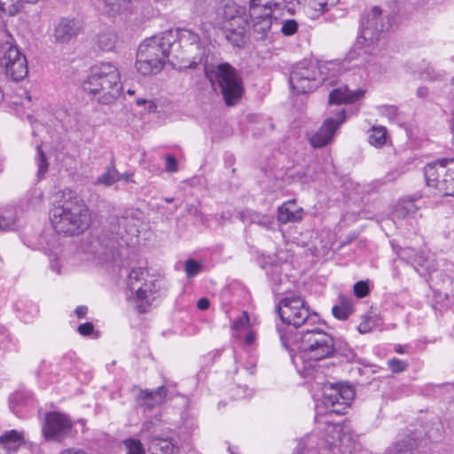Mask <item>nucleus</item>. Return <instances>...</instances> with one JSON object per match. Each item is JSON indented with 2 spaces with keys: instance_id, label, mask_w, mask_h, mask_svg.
I'll return each mask as SVG.
<instances>
[{
  "instance_id": "obj_14",
  "label": "nucleus",
  "mask_w": 454,
  "mask_h": 454,
  "mask_svg": "<svg viewBox=\"0 0 454 454\" xmlns=\"http://www.w3.org/2000/svg\"><path fill=\"white\" fill-rule=\"evenodd\" d=\"M72 427L73 424L67 415L50 411L45 415L42 434L45 441L62 442L70 434Z\"/></svg>"
},
{
  "instance_id": "obj_24",
  "label": "nucleus",
  "mask_w": 454,
  "mask_h": 454,
  "mask_svg": "<svg viewBox=\"0 0 454 454\" xmlns=\"http://www.w3.org/2000/svg\"><path fill=\"white\" fill-rule=\"evenodd\" d=\"M353 300L351 296L340 294L337 298L332 312L334 317L339 320H346L353 313Z\"/></svg>"
},
{
  "instance_id": "obj_52",
  "label": "nucleus",
  "mask_w": 454,
  "mask_h": 454,
  "mask_svg": "<svg viewBox=\"0 0 454 454\" xmlns=\"http://www.w3.org/2000/svg\"><path fill=\"white\" fill-rule=\"evenodd\" d=\"M88 308L86 306H78L75 309V314L79 318H82L86 316Z\"/></svg>"
},
{
  "instance_id": "obj_30",
  "label": "nucleus",
  "mask_w": 454,
  "mask_h": 454,
  "mask_svg": "<svg viewBox=\"0 0 454 454\" xmlns=\"http://www.w3.org/2000/svg\"><path fill=\"white\" fill-rule=\"evenodd\" d=\"M368 142L375 147L384 145L387 142V129L383 126H373L369 130Z\"/></svg>"
},
{
  "instance_id": "obj_46",
  "label": "nucleus",
  "mask_w": 454,
  "mask_h": 454,
  "mask_svg": "<svg viewBox=\"0 0 454 454\" xmlns=\"http://www.w3.org/2000/svg\"><path fill=\"white\" fill-rule=\"evenodd\" d=\"M136 104L139 106L145 105V108L148 110V112H153L157 107L156 104L153 100H147L145 98H137L136 100Z\"/></svg>"
},
{
  "instance_id": "obj_11",
  "label": "nucleus",
  "mask_w": 454,
  "mask_h": 454,
  "mask_svg": "<svg viewBox=\"0 0 454 454\" xmlns=\"http://www.w3.org/2000/svg\"><path fill=\"white\" fill-rule=\"evenodd\" d=\"M148 272L145 269L138 267L132 269L126 279V296L133 302L137 309L145 313L154 299L152 281L146 280Z\"/></svg>"
},
{
  "instance_id": "obj_36",
  "label": "nucleus",
  "mask_w": 454,
  "mask_h": 454,
  "mask_svg": "<svg viewBox=\"0 0 454 454\" xmlns=\"http://www.w3.org/2000/svg\"><path fill=\"white\" fill-rule=\"evenodd\" d=\"M339 0H309V8L318 13H324L331 7L336 5Z\"/></svg>"
},
{
  "instance_id": "obj_5",
  "label": "nucleus",
  "mask_w": 454,
  "mask_h": 454,
  "mask_svg": "<svg viewBox=\"0 0 454 454\" xmlns=\"http://www.w3.org/2000/svg\"><path fill=\"white\" fill-rule=\"evenodd\" d=\"M89 94L98 96V102L107 105L114 102L121 92V75L118 68L108 62L91 67L90 74L82 82Z\"/></svg>"
},
{
  "instance_id": "obj_34",
  "label": "nucleus",
  "mask_w": 454,
  "mask_h": 454,
  "mask_svg": "<svg viewBox=\"0 0 454 454\" xmlns=\"http://www.w3.org/2000/svg\"><path fill=\"white\" fill-rule=\"evenodd\" d=\"M106 12L110 15L121 13L128 8L129 3L126 0H104Z\"/></svg>"
},
{
  "instance_id": "obj_50",
  "label": "nucleus",
  "mask_w": 454,
  "mask_h": 454,
  "mask_svg": "<svg viewBox=\"0 0 454 454\" xmlns=\"http://www.w3.org/2000/svg\"><path fill=\"white\" fill-rule=\"evenodd\" d=\"M210 302L207 298H200L197 302V307L200 310H206L209 308Z\"/></svg>"
},
{
  "instance_id": "obj_59",
  "label": "nucleus",
  "mask_w": 454,
  "mask_h": 454,
  "mask_svg": "<svg viewBox=\"0 0 454 454\" xmlns=\"http://www.w3.org/2000/svg\"><path fill=\"white\" fill-rule=\"evenodd\" d=\"M164 200L168 203H171L174 201V198H165Z\"/></svg>"
},
{
  "instance_id": "obj_47",
  "label": "nucleus",
  "mask_w": 454,
  "mask_h": 454,
  "mask_svg": "<svg viewBox=\"0 0 454 454\" xmlns=\"http://www.w3.org/2000/svg\"><path fill=\"white\" fill-rule=\"evenodd\" d=\"M50 264H51V269L52 270H54L55 272L57 273H59L60 272V264L59 262V258L57 255L55 254H51L50 255Z\"/></svg>"
},
{
  "instance_id": "obj_7",
  "label": "nucleus",
  "mask_w": 454,
  "mask_h": 454,
  "mask_svg": "<svg viewBox=\"0 0 454 454\" xmlns=\"http://www.w3.org/2000/svg\"><path fill=\"white\" fill-rule=\"evenodd\" d=\"M215 26L224 30L226 39L240 47L248 25V13L244 6L232 0L222 2L215 12Z\"/></svg>"
},
{
  "instance_id": "obj_51",
  "label": "nucleus",
  "mask_w": 454,
  "mask_h": 454,
  "mask_svg": "<svg viewBox=\"0 0 454 454\" xmlns=\"http://www.w3.org/2000/svg\"><path fill=\"white\" fill-rule=\"evenodd\" d=\"M37 312H38L37 308L35 305H31L30 310H29L30 316L27 317L26 315H23V316H21V317L25 322H29V320L31 318H33L34 317H35L37 315Z\"/></svg>"
},
{
  "instance_id": "obj_57",
  "label": "nucleus",
  "mask_w": 454,
  "mask_h": 454,
  "mask_svg": "<svg viewBox=\"0 0 454 454\" xmlns=\"http://www.w3.org/2000/svg\"><path fill=\"white\" fill-rule=\"evenodd\" d=\"M399 175H400V174H399V172H398V171H395V172H393V173H390V174H389V176H391V177H388V180H393V179H395V178L398 177V176H399Z\"/></svg>"
},
{
  "instance_id": "obj_28",
  "label": "nucleus",
  "mask_w": 454,
  "mask_h": 454,
  "mask_svg": "<svg viewBox=\"0 0 454 454\" xmlns=\"http://www.w3.org/2000/svg\"><path fill=\"white\" fill-rule=\"evenodd\" d=\"M251 328L250 318L247 311H242L231 324V330L237 339H241L243 337V332Z\"/></svg>"
},
{
  "instance_id": "obj_19",
  "label": "nucleus",
  "mask_w": 454,
  "mask_h": 454,
  "mask_svg": "<svg viewBox=\"0 0 454 454\" xmlns=\"http://www.w3.org/2000/svg\"><path fill=\"white\" fill-rule=\"evenodd\" d=\"M80 30L79 21L62 18L54 26L53 37L58 43H67L78 35Z\"/></svg>"
},
{
  "instance_id": "obj_32",
  "label": "nucleus",
  "mask_w": 454,
  "mask_h": 454,
  "mask_svg": "<svg viewBox=\"0 0 454 454\" xmlns=\"http://www.w3.org/2000/svg\"><path fill=\"white\" fill-rule=\"evenodd\" d=\"M145 405L151 408L157 403H160L167 395V390L164 387H160L154 391H145Z\"/></svg>"
},
{
  "instance_id": "obj_60",
  "label": "nucleus",
  "mask_w": 454,
  "mask_h": 454,
  "mask_svg": "<svg viewBox=\"0 0 454 454\" xmlns=\"http://www.w3.org/2000/svg\"><path fill=\"white\" fill-rule=\"evenodd\" d=\"M127 93H128L129 95H134V94H135V90H131V89H129V90H127Z\"/></svg>"
},
{
  "instance_id": "obj_33",
  "label": "nucleus",
  "mask_w": 454,
  "mask_h": 454,
  "mask_svg": "<svg viewBox=\"0 0 454 454\" xmlns=\"http://www.w3.org/2000/svg\"><path fill=\"white\" fill-rule=\"evenodd\" d=\"M266 3L275 10L286 11L289 13L294 12L299 4L298 0H273Z\"/></svg>"
},
{
  "instance_id": "obj_13",
  "label": "nucleus",
  "mask_w": 454,
  "mask_h": 454,
  "mask_svg": "<svg viewBox=\"0 0 454 454\" xmlns=\"http://www.w3.org/2000/svg\"><path fill=\"white\" fill-rule=\"evenodd\" d=\"M0 65L4 68L6 75L14 81L22 80L28 73L26 57L9 42L0 47Z\"/></svg>"
},
{
  "instance_id": "obj_23",
  "label": "nucleus",
  "mask_w": 454,
  "mask_h": 454,
  "mask_svg": "<svg viewBox=\"0 0 454 454\" xmlns=\"http://www.w3.org/2000/svg\"><path fill=\"white\" fill-rule=\"evenodd\" d=\"M149 454H177V448L170 438L154 436L148 445Z\"/></svg>"
},
{
  "instance_id": "obj_27",
  "label": "nucleus",
  "mask_w": 454,
  "mask_h": 454,
  "mask_svg": "<svg viewBox=\"0 0 454 454\" xmlns=\"http://www.w3.org/2000/svg\"><path fill=\"white\" fill-rule=\"evenodd\" d=\"M121 180V173L116 169L114 159H112L110 165L106 171L101 174L96 180V184L111 186Z\"/></svg>"
},
{
  "instance_id": "obj_1",
  "label": "nucleus",
  "mask_w": 454,
  "mask_h": 454,
  "mask_svg": "<svg viewBox=\"0 0 454 454\" xmlns=\"http://www.w3.org/2000/svg\"><path fill=\"white\" fill-rule=\"evenodd\" d=\"M283 346L289 350L292 361L301 376L313 379L322 386V406H316V420L321 421L325 415H341L346 412L355 396L349 386L321 381L317 361L331 358L336 353L333 337L318 327L308 328L305 332L286 333L278 328Z\"/></svg>"
},
{
  "instance_id": "obj_54",
  "label": "nucleus",
  "mask_w": 454,
  "mask_h": 454,
  "mask_svg": "<svg viewBox=\"0 0 454 454\" xmlns=\"http://www.w3.org/2000/svg\"><path fill=\"white\" fill-rule=\"evenodd\" d=\"M132 173L126 172L124 174H121V180H124L126 182H132Z\"/></svg>"
},
{
  "instance_id": "obj_20",
  "label": "nucleus",
  "mask_w": 454,
  "mask_h": 454,
  "mask_svg": "<svg viewBox=\"0 0 454 454\" xmlns=\"http://www.w3.org/2000/svg\"><path fill=\"white\" fill-rule=\"evenodd\" d=\"M365 93L363 89L351 90L347 84L333 89L329 94V103L340 105L354 103L361 99Z\"/></svg>"
},
{
  "instance_id": "obj_17",
  "label": "nucleus",
  "mask_w": 454,
  "mask_h": 454,
  "mask_svg": "<svg viewBox=\"0 0 454 454\" xmlns=\"http://www.w3.org/2000/svg\"><path fill=\"white\" fill-rule=\"evenodd\" d=\"M272 10L267 3L249 9L248 19H251L254 33L263 35L270 30L272 25Z\"/></svg>"
},
{
  "instance_id": "obj_58",
  "label": "nucleus",
  "mask_w": 454,
  "mask_h": 454,
  "mask_svg": "<svg viewBox=\"0 0 454 454\" xmlns=\"http://www.w3.org/2000/svg\"><path fill=\"white\" fill-rule=\"evenodd\" d=\"M450 91L454 97V76L452 77L451 82H450Z\"/></svg>"
},
{
  "instance_id": "obj_4",
  "label": "nucleus",
  "mask_w": 454,
  "mask_h": 454,
  "mask_svg": "<svg viewBox=\"0 0 454 454\" xmlns=\"http://www.w3.org/2000/svg\"><path fill=\"white\" fill-rule=\"evenodd\" d=\"M322 422L326 424V436L318 451L314 446L317 444V437L309 434L299 442L294 454H301L305 448L310 454H351L355 450L356 442L346 426L328 419Z\"/></svg>"
},
{
  "instance_id": "obj_2",
  "label": "nucleus",
  "mask_w": 454,
  "mask_h": 454,
  "mask_svg": "<svg viewBox=\"0 0 454 454\" xmlns=\"http://www.w3.org/2000/svg\"><path fill=\"white\" fill-rule=\"evenodd\" d=\"M179 38L186 48L185 67L194 68L204 59V50L197 34L186 29H169L160 35H154L140 43L137 52L136 67L143 75L158 74L166 63L170 51Z\"/></svg>"
},
{
  "instance_id": "obj_55",
  "label": "nucleus",
  "mask_w": 454,
  "mask_h": 454,
  "mask_svg": "<svg viewBox=\"0 0 454 454\" xmlns=\"http://www.w3.org/2000/svg\"><path fill=\"white\" fill-rule=\"evenodd\" d=\"M417 93L421 98L426 97L427 95V89L420 87L418 89Z\"/></svg>"
},
{
  "instance_id": "obj_40",
  "label": "nucleus",
  "mask_w": 454,
  "mask_h": 454,
  "mask_svg": "<svg viewBox=\"0 0 454 454\" xmlns=\"http://www.w3.org/2000/svg\"><path fill=\"white\" fill-rule=\"evenodd\" d=\"M298 29V24L294 20H286L283 22L281 32L285 35H293Z\"/></svg>"
},
{
  "instance_id": "obj_31",
  "label": "nucleus",
  "mask_w": 454,
  "mask_h": 454,
  "mask_svg": "<svg viewBox=\"0 0 454 454\" xmlns=\"http://www.w3.org/2000/svg\"><path fill=\"white\" fill-rule=\"evenodd\" d=\"M39 0H24L27 3H36ZM23 0H0V12L13 16L20 10Z\"/></svg>"
},
{
  "instance_id": "obj_16",
  "label": "nucleus",
  "mask_w": 454,
  "mask_h": 454,
  "mask_svg": "<svg viewBox=\"0 0 454 454\" xmlns=\"http://www.w3.org/2000/svg\"><path fill=\"white\" fill-rule=\"evenodd\" d=\"M345 110L342 109L336 117L327 118L319 130L310 137L313 147L320 148L327 145L333 137L336 129L345 121Z\"/></svg>"
},
{
  "instance_id": "obj_8",
  "label": "nucleus",
  "mask_w": 454,
  "mask_h": 454,
  "mask_svg": "<svg viewBox=\"0 0 454 454\" xmlns=\"http://www.w3.org/2000/svg\"><path fill=\"white\" fill-rule=\"evenodd\" d=\"M206 76L215 90L217 88L223 94L227 106H234L244 93L243 82L236 69L229 63H221L206 69Z\"/></svg>"
},
{
  "instance_id": "obj_38",
  "label": "nucleus",
  "mask_w": 454,
  "mask_h": 454,
  "mask_svg": "<svg viewBox=\"0 0 454 454\" xmlns=\"http://www.w3.org/2000/svg\"><path fill=\"white\" fill-rule=\"evenodd\" d=\"M126 449V454H145V449L142 442L137 439H126L123 442Z\"/></svg>"
},
{
  "instance_id": "obj_53",
  "label": "nucleus",
  "mask_w": 454,
  "mask_h": 454,
  "mask_svg": "<svg viewBox=\"0 0 454 454\" xmlns=\"http://www.w3.org/2000/svg\"><path fill=\"white\" fill-rule=\"evenodd\" d=\"M60 454H88V453L80 449L71 448V449L63 450Z\"/></svg>"
},
{
  "instance_id": "obj_39",
  "label": "nucleus",
  "mask_w": 454,
  "mask_h": 454,
  "mask_svg": "<svg viewBox=\"0 0 454 454\" xmlns=\"http://www.w3.org/2000/svg\"><path fill=\"white\" fill-rule=\"evenodd\" d=\"M388 368L395 373L402 372L406 370L407 364L404 361L398 358H392L387 361Z\"/></svg>"
},
{
  "instance_id": "obj_6",
  "label": "nucleus",
  "mask_w": 454,
  "mask_h": 454,
  "mask_svg": "<svg viewBox=\"0 0 454 454\" xmlns=\"http://www.w3.org/2000/svg\"><path fill=\"white\" fill-rule=\"evenodd\" d=\"M340 71V63L327 61L314 64L310 61H301L293 68L289 84L297 93H308L315 90L324 82L330 80Z\"/></svg>"
},
{
  "instance_id": "obj_29",
  "label": "nucleus",
  "mask_w": 454,
  "mask_h": 454,
  "mask_svg": "<svg viewBox=\"0 0 454 454\" xmlns=\"http://www.w3.org/2000/svg\"><path fill=\"white\" fill-rule=\"evenodd\" d=\"M380 325V317L378 314L370 313L363 316L362 322L359 324L357 330L360 333L365 334L378 328Z\"/></svg>"
},
{
  "instance_id": "obj_43",
  "label": "nucleus",
  "mask_w": 454,
  "mask_h": 454,
  "mask_svg": "<svg viewBox=\"0 0 454 454\" xmlns=\"http://www.w3.org/2000/svg\"><path fill=\"white\" fill-rule=\"evenodd\" d=\"M165 161H166L165 169L167 172L176 173L178 171V163H177L176 159L173 155H171V154L166 155Z\"/></svg>"
},
{
  "instance_id": "obj_21",
  "label": "nucleus",
  "mask_w": 454,
  "mask_h": 454,
  "mask_svg": "<svg viewBox=\"0 0 454 454\" xmlns=\"http://www.w3.org/2000/svg\"><path fill=\"white\" fill-rule=\"evenodd\" d=\"M303 208L294 200H290L278 207L277 219L281 224L297 223L303 218Z\"/></svg>"
},
{
  "instance_id": "obj_3",
  "label": "nucleus",
  "mask_w": 454,
  "mask_h": 454,
  "mask_svg": "<svg viewBox=\"0 0 454 454\" xmlns=\"http://www.w3.org/2000/svg\"><path fill=\"white\" fill-rule=\"evenodd\" d=\"M50 210V222L53 230L66 237L83 233L90 225L91 217L88 206L80 195L66 188L59 192Z\"/></svg>"
},
{
  "instance_id": "obj_41",
  "label": "nucleus",
  "mask_w": 454,
  "mask_h": 454,
  "mask_svg": "<svg viewBox=\"0 0 454 454\" xmlns=\"http://www.w3.org/2000/svg\"><path fill=\"white\" fill-rule=\"evenodd\" d=\"M354 294L358 298H364L369 294V286L365 281H358L354 285Z\"/></svg>"
},
{
  "instance_id": "obj_10",
  "label": "nucleus",
  "mask_w": 454,
  "mask_h": 454,
  "mask_svg": "<svg viewBox=\"0 0 454 454\" xmlns=\"http://www.w3.org/2000/svg\"><path fill=\"white\" fill-rule=\"evenodd\" d=\"M277 309L282 322L295 328L301 325L312 326L319 321L318 315L310 312L309 305L301 295L287 294L279 301Z\"/></svg>"
},
{
  "instance_id": "obj_42",
  "label": "nucleus",
  "mask_w": 454,
  "mask_h": 454,
  "mask_svg": "<svg viewBox=\"0 0 454 454\" xmlns=\"http://www.w3.org/2000/svg\"><path fill=\"white\" fill-rule=\"evenodd\" d=\"M14 218L11 215H4L0 212V231L11 230L14 226Z\"/></svg>"
},
{
  "instance_id": "obj_49",
  "label": "nucleus",
  "mask_w": 454,
  "mask_h": 454,
  "mask_svg": "<svg viewBox=\"0 0 454 454\" xmlns=\"http://www.w3.org/2000/svg\"><path fill=\"white\" fill-rule=\"evenodd\" d=\"M239 393H237V398L248 397L252 395V390L248 389L247 387H238Z\"/></svg>"
},
{
  "instance_id": "obj_56",
  "label": "nucleus",
  "mask_w": 454,
  "mask_h": 454,
  "mask_svg": "<svg viewBox=\"0 0 454 454\" xmlns=\"http://www.w3.org/2000/svg\"><path fill=\"white\" fill-rule=\"evenodd\" d=\"M395 351L399 354H403L405 352L403 347L399 344L395 346Z\"/></svg>"
},
{
  "instance_id": "obj_22",
  "label": "nucleus",
  "mask_w": 454,
  "mask_h": 454,
  "mask_svg": "<svg viewBox=\"0 0 454 454\" xmlns=\"http://www.w3.org/2000/svg\"><path fill=\"white\" fill-rule=\"evenodd\" d=\"M142 212L137 208L126 209L118 219L120 227L125 229V231L131 235H137L138 227L142 222Z\"/></svg>"
},
{
  "instance_id": "obj_15",
  "label": "nucleus",
  "mask_w": 454,
  "mask_h": 454,
  "mask_svg": "<svg viewBox=\"0 0 454 454\" xmlns=\"http://www.w3.org/2000/svg\"><path fill=\"white\" fill-rule=\"evenodd\" d=\"M0 449L7 454H41L39 445L25 440L23 431L12 429L0 435Z\"/></svg>"
},
{
  "instance_id": "obj_9",
  "label": "nucleus",
  "mask_w": 454,
  "mask_h": 454,
  "mask_svg": "<svg viewBox=\"0 0 454 454\" xmlns=\"http://www.w3.org/2000/svg\"><path fill=\"white\" fill-rule=\"evenodd\" d=\"M390 27V20L383 13L381 8L374 6L364 13L360 21V31L356 41V46L364 49L365 52L376 54L375 44L380 41L383 33Z\"/></svg>"
},
{
  "instance_id": "obj_12",
  "label": "nucleus",
  "mask_w": 454,
  "mask_h": 454,
  "mask_svg": "<svg viewBox=\"0 0 454 454\" xmlns=\"http://www.w3.org/2000/svg\"><path fill=\"white\" fill-rule=\"evenodd\" d=\"M427 184L442 196H454V159H442L424 168Z\"/></svg>"
},
{
  "instance_id": "obj_18",
  "label": "nucleus",
  "mask_w": 454,
  "mask_h": 454,
  "mask_svg": "<svg viewBox=\"0 0 454 454\" xmlns=\"http://www.w3.org/2000/svg\"><path fill=\"white\" fill-rule=\"evenodd\" d=\"M419 445V436L410 430L397 434L395 440L389 445L384 454H407Z\"/></svg>"
},
{
  "instance_id": "obj_45",
  "label": "nucleus",
  "mask_w": 454,
  "mask_h": 454,
  "mask_svg": "<svg viewBox=\"0 0 454 454\" xmlns=\"http://www.w3.org/2000/svg\"><path fill=\"white\" fill-rule=\"evenodd\" d=\"M94 331V325L90 323H84L78 326V333L82 336H89Z\"/></svg>"
},
{
  "instance_id": "obj_26",
  "label": "nucleus",
  "mask_w": 454,
  "mask_h": 454,
  "mask_svg": "<svg viewBox=\"0 0 454 454\" xmlns=\"http://www.w3.org/2000/svg\"><path fill=\"white\" fill-rule=\"evenodd\" d=\"M118 43V35L112 29H106L98 34L96 45L104 51L114 50Z\"/></svg>"
},
{
  "instance_id": "obj_37",
  "label": "nucleus",
  "mask_w": 454,
  "mask_h": 454,
  "mask_svg": "<svg viewBox=\"0 0 454 454\" xmlns=\"http://www.w3.org/2000/svg\"><path fill=\"white\" fill-rule=\"evenodd\" d=\"M37 164V176L42 179L48 171L49 164L47 159L40 145L37 146V156L35 158Z\"/></svg>"
},
{
  "instance_id": "obj_25",
  "label": "nucleus",
  "mask_w": 454,
  "mask_h": 454,
  "mask_svg": "<svg viewBox=\"0 0 454 454\" xmlns=\"http://www.w3.org/2000/svg\"><path fill=\"white\" fill-rule=\"evenodd\" d=\"M239 218L243 222L256 223L266 229H271L274 224V218L269 215H262L256 211L246 209L239 213Z\"/></svg>"
},
{
  "instance_id": "obj_44",
  "label": "nucleus",
  "mask_w": 454,
  "mask_h": 454,
  "mask_svg": "<svg viewBox=\"0 0 454 454\" xmlns=\"http://www.w3.org/2000/svg\"><path fill=\"white\" fill-rule=\"evenodd\" d=\"M256 338V333L251 328L243 332V337L239 339L245 345H252Z\"/></svg>"
},
{
  "instance_id": "obj_35",
  "label": "nucleus",
  "mask_w": 454,
  "mask_h": 454,
  "mask_svg": "<svg viewBox=\"0 0 454 454\" xmlns=\"http://www.w3.org/2000/svg\"><path fill=\"white\" fill-rule=\"evenodd\" d=\"M203 264L195 259H187L184 263V270L188 278H192L200 274L203 270Z\"/></svg>"
},
{
  "instance_id": "obj_48",
  "label": "nucleus",
  "mask_w": 454,
  "mask_h": 454,
  "mask_svg": "<svg viewBox=\"0 0 454 454\" xmlns=\"http://www.w3.org/2000/svg\"><path fill=\"white\" fill-rule=\"evenodd\" d=\"M402 209L404 210L408 215L415 214L418 207L415 206L413 201H406L403 204Z\"/></svg>"
}]
</instances>
